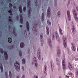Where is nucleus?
<instances>
[{"instance_id": "obj_1", "label": "nucleus", "mask_w": 78, "mask_h": 78, "mask_svg": "<svg viewBox=\"0 0 78 78\" xmlns=\"http://www.w3.org/2000/svg\"><path fill=\"white\" fill-rule=\"evenodd\" d=\"M27 4L28 16L29 17H30V16H31V8L30 7L31 4V0H27Z\"/></svg>"}, {"instance_id": "obj_2", "label": "nucleus", "mask_w": 78, "mask_h": 78, "mask_svg": "<svg viewBox=\"0 0 78 78\" xmlns=\"http://www.w3.org/2000/svg\"><path fill=\"white\" fill-rule=\"evenodd\" d=\"M55 39H56L57 41H59V42L60 43V41L61 40L59 38V37L57 32H55V34L53 35L52 36V40H55Z\"/></svg>"}, {"instance_id": "obj_3", "label": "nucleus", "mask_w": 78, "mask_h": 78, "mask_svg": "<svg viewBox=\"0 0 78 78\" xmlns=\"http://www.w3.org/2000/svg\"><path fill=\"white\" fill-rule=\"evenodd\" d=\"M37 56L39 60L41 59V49H38L37 52Z\"/></svg>"}, {"instance_id": "obj_4", "label": "nucleus", "mask_w": 78, "mask_h": 78, "mask_svg": "<svg viewBox=\"0 0 78 78\" xmlns=\"http://www.w3.org/2000/svg\"><path fill=\"white\" fill-rule=\"evenodd\" d=\"M73 15L74 17V18H75L76 22H78V15H77V13L76 10L74 11Z\"/></svg>"}, {"instance_id": "obj_5", "label": "nucleus", "mask_w": 78, "mask_h": 78, "mask_svg": "<svg viewBox=\"0 0 78 78\" xmlns=\"http://www.w3.org/2000/svg\"><path fill=\"white\" fill-rule=\"evenodd\" d=\"M62 39H63V44L64 45L65 47V48H66L67 47V43L66 42H67V40L66 39V38L63 37H62Z\"/></svg>"}, {"instance_id": "obj_6", "label": "nucleus", "mask_w": 78, "mask_h": 78, "mask_svg": "<svg viewBox=\"0 0 78 78\" xmlns=\"http://www.w3.org/2000/svg\"><path fill=\"white\" fill-rule=\"evenodd\" d=\"M15 68L16 69V70L18 72L20 71V64H18L16 66H15Z\"/></svg>"}, {"instance_id": "obj_7", "label": "nucleus", "mask_w": 78, "mask_h": 78, "mask_svg": "<svg viewBox=\"0 0 78 78\" xmlns=\"http://www.w3.org/2000/svg\"><path fill=\"white\" fill-rule=\"evenodd\" d=\"M40 38L41 39V46H43L44 45V41L43 40V36H42V34H41L40 35Z\"/></svg>"}, {"instance_id": "obj_8", "label": "nucleus", "mask_w": 78, "mask_h": 78, "mask_svg": "<svg viewBox=\"0 0 78 78\" xmlns=\"http://www.w3.org/2000/svg\"><path fill=\"white\" fill-rule=\"evenodd\" d=\"M32 30L33 31V33L34 35L36 34V32L37 31V29L36 27H33L32 28Z\"/></svg>"}, {"instance_id": "obj_9", "label": "nucleus", "mask_w": 78, "mask_h": 78, "mask_svg": "<svg viewBox=\"0 0 78 78\" xmlns=\"http://www.w3.org/2000/svg\"><path fill=\"white\" fill-rule=\"evenodd\" d=\"M57 55L59 57L60 56L61 54V51H60V49L59 48V47H58V49L57 50Z\"/></svg>"}, {"instance_id": "obj_10", "label": "nucleus", "mask_w": 78, "mask_h": 78, "mask_svg": "<svg viewBox=\"0 0 78 78\" xmlns=\"http://www.w3.org/2000/svg\"><path fill=\"white\" fill-rule=\"evenodd\" d=\"M37 59H36V57H34L33 58V59L32 60V64H35L36 63H37Z\"/></svg>"}, {"instance_id": "obj_11", "label": "nucleus", "mask_w": 78, "mask_h": 78, "mask_svg": "<svg viewBox=\"0 0 78 78\" xmlns=\"http://www.w3.org/2000/svg\"><path fill=\"white\" fill-rule=\"evenodd\" d=\"M20 22L21 23H23V18H22V15L20 14Z\"/></svg>"}, {"instance_id": "obj_12", "label": "nucleus", "mask_w": 78, "mask_h": 78, "mask_svg": "<svg viewBox=\"0 0 78 78\" xmlns=\"http://www.w3.org/2000/svg\"><path fill=\"white\" fill-rule=\"evenodd\" d=\"M26 25L27 30L28 31L30 30V26H29V23L28 21L27 22Z\"/></svg>"}, {"instance_id": "obj_13", "label": "nucleus", "mask_w": 78, "mask_h": 78, "mask_svg": "<svg viewBox=\"0 0 78 78\" xmlns=\"http://www.w3.org/2000/svg\"><path fill=\"white\" fill-rule=\"evenodd\" d=\"M46 33L48 35H49V33H50V29L48 27H46Z\"/></svg>"}, {"instance_id": "obj_14", "label": "nucleus", "mask_w": 78, "mask_h": 78, "mask_svg": "<svg viewBox=\"0 0 78 78\" xmlns=\"http://www.w3.org/2000/svg\"><path fill=\"white\" fill-rule=\"evenodd\" d=\"M72 48L73 51H75L76 50V48H75V47L76 46L75 45L73 44V43L72 44Z\"/></svg>"}, {"instance_id": "obj_15", "label": "nucleus", "mask_w": 78, "mask_h": 78, "mask_svg": "<svg viewBox=\"0 0 78 78\" xmlns=\"http://www.w3.org/2000/svg\"><path fill=\"white\" fill-rule=\"evenodd\" d=\"M68 66L70 70H73V67H72V64L70 63H69L68 65Z\"/></svg>"}, {"instance_id": "obj_16", "label": "nucleus", "mask_w": 78, "mask_h": 78, "mask_svg": "<svg viewBox=\"0 0 78 78\" xmlns=\"http://www.w3.org/2000/svg\"><path fill=\"white\" fill-rule=\"evenodd\" d=\"M4 56L5 59H6V60H8V55L6 51H4Z\"/></svg>"}, {"instance_id": "obj_17", "label": "nucleus", "mask_w": 78, "mask_h": 78, "mask_svg": "<svg viewBox=\"0 0 78 78\" xmlns=\"http://www.w3.org/2000/svg\"><path fill=\"white\" fill-rule=\"evenodd\" d=\"M13 34L15 35L16 37H17V33H16V30H15L13 29Z\"/></svg>"}, {"instance_id": "obj_18", "label": "nucleus", "mask_w": 78, "mask_h": 78, "mask_svg": "<svg viewBox=\"0 0 78 78\" xmlns=\"http://www.w3.org/2000/svg\"><path fill=\"white\" fill-rule=\"evenodd\" d=\"M51 70L52 71H53L54 69V66H53V63H52V62H51Z\"/></svg>"}, {"instance_id": "obj_19", "label": "nucleus", "mask_w": 78, "mask_h": 78, "mask_svg": "<svg viewBox=\"0 0 78 78\" xmlns=\"http://www.w3.org/2000/svg\"><path fill=\"white\" fill-rule=\"evenodd\" d=\"M0 67L1 70V72H2V73H3V67L2 66V65L0 64Z\"/></svg>"}, {"instance_id": "obj_20", "label": "nucleus", "mask_w": 78, "mask_h": 78, "mask_svg": "<svg viewBox=\"0 0 78 78\" xmlns=\"http://www.w3.org/2000/svg\"><path fill=\"white\" fill-rule=\"evenodd\" d=\"M9 78H12V73L11 71H10L9 72Z\"/></svg>"}, {"instance_id": "obj_21", "label": "nucleus", "mask_w": 78, "mask_h": 78, "mask_svg": "<svg viewBox=\"0 0 78 78\" xmlns=\"http://www.w3.org/2000/svg\"><path fill=\"white\" fill-rule=\"evenodd\" d=\"M51 39H48V43L50 47H52V44H51Z\"/></svg>"}, {"instance_id": "obj_22", "label": "nucleus", "mask_w": 78, "mask_h": 78, "mask_svg": "<svg viewBox=\"0 0 78 78\" xmlns=\"http://www.w3.org/2000/svg\"><path fill=\"white\" fill-rule=\"evenodd\" d=\"M24 47H25V44L23 42H21L20 44V47H21V48H23Z\"/></svg>"}, {"instance_id": "obj_23", "label": "nucleus", "mask_w": 78, "mask_h": 78, "mask_svg": "<svg viewBox=\"0 0 78 78\" xmlns=\"http://www.w3.org/2000/svg\"><path fill=\"white\" fill-rule=\"evenodd\" d=\"M19 10L20 13H22V5H20L19 7Z\"/></svg>"}, {"instance_id": "obj_24", "label": "nucleus", "mask_w": 78, "mask_h": 78, "mask_svg": "<svg viewBox=\"0 0 78 78\" xmlns=\"http://www.w3.org/2000/svg\"><path fill=\"white\" fill-rule=\"evenodd\" d=\"M47 23L48 25H51V22H50V19L47 21Z\"/></svg>"}, {"instance_id": "obj_25", "label": "nucleus", "mask_w": 78, "mask_h": 78, "mask_svg": "<svg viewBox=\"0 0 78 78\" xmlns=\"http://www.w3.org/2000/svg\"><path fill=\"white\" fill-rule=\"evenodd\" d=\"M31 53V52L30 51V49H28L27 51V54L29 55V56L30 55V53Z\"/></svg>"}, {"instance_id": "obj_26", "label": "nucleus", "mask_w": 78, "mask_h": 78, "mask_svg": "<svg viewBox=\"0 0 78 78\" xmlns=\"http://www.w3.org/2000/svg\"><path fill=\"white\" fill-rule=\"evenodd\" d=\"M11 16H9V22H10V24H12V20L9 19H11Z\"/></svg>"}, {"instance_id": "obj_27", "label": "nucleus", "mask_w": 78, "mask_h": 78, "mask_svg": "<svg viewBox=\"0 0 78 78\" xmlns=\"http://www.w3.org/2000/svg\"><path fill=\"white\" fill-rule=\"evenodd\" d=\"M47 16L48 17H50L51 16V13L50 12H47Z\"/></svg>"}, {"instance_id": "obj_28", "label": "nucleus", "mask_w": 78, "mask_h": 78, "mask_svg": "<svg viewBox=\"0 0 78 78\" xmlns=\"http://www.w3.org/2000/svg\"><path fill=\"white\" fill-rule=\"evenodd\" d=\"M67 16H70V10H68L67 11Z\"/></svg>"}, {"instance_id": "obj_29", "label": "nucleus", "mask_w": 78, "mask_h": 78, "mask_svg": "<svg viewBox=\"0 0 78 78\" xmlns=\"http://www.w3.org/2000/svg\"><path fill=\"white\" fill-rule=\"evenodd\" d=\"M73 27H74V26H73V29H72V31L73 33H75L76 30L75 28H73Z\"/></svg>"}, {"instance_id": "obj_30", "label": "nucleus", "mask_w": 78, "mask_h": 78, "mask_svg": "<svg viewBox=\"0 0 78 78\" xmlns=\"http://www.w3.org/2000/svg\"><path fill=\"white\" fill-rule=\"evenodd\" d=\"M8 41L9 43H11V42H12V39L11 38H9Z\"/></svg>"}, {"instance_id": "obj_31", "label": "nucleus", "mask_w": 78, "mask_h": 78, "mask_svg": "<svg viewBox=\"0 0 78 78\" xmlns=\"http://www.w3.org/2000/svg\"><path fill=\"white\" fill-rule=\"evenodd\" d=\"M34 64H35L34 66L36 69H38V64H37V63H34Z\"/></svg>"}, {"instance_id": "obj_32", "label": "nucleus", "mask_w": 78, "mask_h": 78, "mask_svg": "<svg viewBox=\"0 0 78 78\" xmlns=\"http://www.w3.org/2000/svg\"><path fill=\"white\" fill-rule=\"evenodd\" d=\"M20 63L18 62H15L14 64V66H17V65L19 64Z\"/></svg>"}, {"instance_id": "obj_33", "label": "nucleus", "mask_w": 78, "mask_h": 78, "mask_svg": "<svg viewBox=\"0 0 78 78\" xmlns=\"http://www.w3.org/2000/svg\"><path fill=\"white\" fill-rule=\"evenodd\" d=\"M26 62V61H25V59L23 58L22 60V63L24 64H25Z\"/></svg>"}, {"instance_id": "obj_34", "label": "nucleus", "mask_w": 78, "mask_h": 78, "mask_svg": "<svg viewBox=\"0 0 78 78\" xmlns=\"http://www.w3.org/2000/svg\"><path fill=\"white\" fill-rule=\"evenodd\" d=\"M42 21H44V13H43L42 14Z\"/></svg>"}, {"instance_id": "obj_35", "label": "nucleus", "mask_w": 78, "mask_h": 78, "mask_svg": "<svg viewBox=\"0 0 78 78\" xmlns=\"http://www.w3.org/2000/svg\"><path fill=\"white\" fill-rule=\"evenodd\" d=\"M68 20L69 21L71 20V16H68Z\"/></svg>"}, {"instance_id": "obj_36", "label": "nucleus", "mask_w": 78, "mask_h": 78, "mask_svg": "<svg viewBox=\"0 0 78 78\" xmlns=\"http://www.w3.org/2000/svg\"><path fill=\"white\" fill-rule=\"evenodd\" d=\"M35 6H38V4H37V0H35Z\"/></svg>"}, {"instance_id": "obj_37", "label": "nucleus", "mask_w": 78, "mask_h": 78, "mask_svg": "<svg viewBox=\"0 0 78 78\" xmlns=\"http://www.w3.org/2000/svg\"><path fill=\"white\" fill-rule=\"evenodd\" d=\"M59 31H60V34L61 35H62V36L63 34L62 33V29L61 28H60Z\"/></svg>"}, {"instance_id": "obj_38", "label": "nucleus", "mask_w": 78, "mask_h": 78, "mask_svg": "<svg viewBox=\"0 0 78 78\" xmlns=\"http://www.w3.org/2000/svg\"><path fill=\"white\" fill-rule=\"evenodd\" d=\"M24 35L25 36H26L28 34L27 33V31L26 30H24Z\"/></svg>"}, {"instance_id": "obj_39", "label": "nucleus", "mask_w": 78, "mask_h": 78, "mask_svg": "<svg viewBox=\"0 0 78 78\" xmlns=\"http://www.w3.org/2000/svg\"><path fill=\"white\" fill-rule=\"evenodd\" d=\"M0 52L1 53H3V49L2 48H0Z\"/></svg>"}, {"instance_id": "obj_40", "label": "nucleus", "mask_w": 78, "mask_h": 78, "mask_svg": "<svg viewBox=\"0 0 78 78\" xmlns=\"http://www.w3.org/2000/svg\"><path fill=\"white\" fill-rule=\"evenodd\" d=\"M57 15L59 17H61V13H60V11H58V12L57 13Z\"/></svg>"}, {"instance_id": "obj_41", "label": "nucleus", "mask_w": 78, "mask_h": 78, "mask_svg": "<svg viewBox=\"0 0 78 78\" xmlns=\"http://www.w3.org/2000/svg\"><path fill=\"white\" fill-rule=\"evenodd\" d=\"M47 12H50V8L48 7V8Z\"/></svg>"}, {"instance_id": "obj_42", "label": "nucleus", "mask_w": 78, "mask_h": 78, "mask_svg": "<svg viewBox=\"0 0 78 78\" xmlns=\"http://www.w3.org/2000/svg\"><path fill=\"white\" fill-rule=\"evenodd\" d=\"M8 12L10 13V14L11 16H12V11H11V10H9L8 11Z\"/></svg>"}, {"instance_id": "obj_43", "label": "nucleus", "mask_w": 78, "mask_h": 78, "mask_svg": "<svg viewBox=\"0 0 78 78\" xmlns=\"http://www.w3.org/2000/svg\"><path fill=\"white\" fill-rule=\"evenodd\" d=\"M5 75L6 77V78H8V73L7 72H6L5 73Z\"/></svg>"}, {"instance_id": "obj_44", "label": "nucleus", "mask_w": 78, "mask_h": 78, "mask_svg": "<svg viewBox=\"0 0 78 78\" xmlns=\"http://www.w3.org/2000/svg\"><path fill=\"white\" fill-rule=\"evenodd\" d=\"M63 69H66V64L62 65Z\"/></svg>"}, {"instance_id": "obj_45", "label": "nucleus", "mask_w": 78, "mask_h": 78, "mask_svg": "<svg viewBox=\"0 0 78 78\" xmlns=\"http://www.w3.org/2000/svg\"><path fill=\"white\" fill-rule=\"evenodd\" d=\"M46 67H47L46 65H45L44 66V70H45V71L47 70V69L46 68Z\"/></svg>"}, {"instance_id": "obj_46", "label": "nucleus", "mask_w": 78, "mask_h": 78, "mask_svg": "<svg viewBox=\"0 0 78 78\" xmlns=\"http://www.w3.org/2000/svg\"><path fill=\"white\" fill-rule=\"evenodd\" d=\"M12 4H11V3H10L9 4V8H12Z\"/></svg>"}, {"instance_id": "obj_47", "label": "nucleus", "mask_w": 78, "mask_h": 78, "mask_svg": "<svg viewBox=\"0 0 78 78\" xmlns=\"http://www.w3.org/2000/svg\"><path fill=\"white\" fill-rule=\"evenodd\" d=\"M62 65L66 64V63L65 62V61H64V60H63L62 61Z\"/></svg>"}, {"instance_id": "obj_48", "label": "nucleus", "mask_w": 78, "mask_h": 78, "mask_svg": "<svg viewBox=\"0 0 78 78\" xmlns=\"http://www.w3.org/2000/svg\"><path fill=\"white\" fill-rule=\"evenodd\" d=\"M55 2V6H57V2H56V0H54Z\"/></svg>"}, {"instance_id": "obj_49", "label": "nucleus", "mask_w": 78, "mask_h": 78, "mask_svg": "<svg viewBox=\"0 0 78 78\" xmlns=\"http://www.w3.org/2000/svg\"><path fill=\"white\" fill-rule=\"evenodd\" d=\"M76 77L77 78H78V71L76 72Z\"/></svg>"}, {"instance_id": "obj_50", "label": "nucleus", "mask_w": 78, "mask_h": 78, "mask_svg": "<svg viewBox=\"0 0 78 78\" xmlns=\"http://www.w3.org/2000/svg\"><path fill=\"white\" fill-rule=\"evenodd\" d=\"M56 62H60L59 60V59H58V58H56Z\"/></svg>"}, {"instance_id": "obj_51", "label": "nucleus", "mask_w": 78, "mask_h": 78, "mask_svg": "<svg viewBox=\"0 0 78 78\" xmlns=\"http://www.w3.org/2000/svg\"><path fill=\"white\" fill-rule=\"evenodd\" d=\"M25 10H26V7H24L23 8V11L24 12L25 11Z\"/></svg>"}, {"instance_id": "obj_52", "label": "nucleus", "mask_w": 78, "mask_h": 78, "mask_svg": "<svg viewBox=\"0 0 78 78\" xmlns=\"http://www.w3.org/2000/svg\"><path fill=\"white\" fill-rule=\"evenodd\" d=\"M33 78H38V76L37 75H35L34 76Z\"/></svg>"}, {"instance_id": "obj_53", "label": "nucleus", "mask_w": 78, "mask_h": 78, "mask_svg": "<svg viewBox=\"0 0 78 78\" xmlns=\"http://www.w3.org/2000/svg\"><path fill=\"white\" fill-rule=\"evenodd\" d=\"M19 54H20V56H22V52H21V51H20Z\"/></svg>"}, {"instance_id": "obj_54", "label": "nucleus", "mask_w": 78, "mask_h": 78, "mask_svg": "<svg viewBox=\"0 0 78 78\" xmlns=\"http://www.w3.org/2000/svg\"><path fill=\"white\" fill-rule=\"evenodd\" d=\"M57 62V65H60V62Z\"/></svg>"}, {"instance_id": "obj_55", "label": "nucleus", "mask_w": 78, "mask_h": 78, "mask_svg": "<svg viewBox=\"0 0 78 78\" xmlns=\"http://www.w3.org/2000/svg\"><path fill=\"white\" fill-rule=\"evenodd\" d=\"M69 75H73V74L72 73L70 72V73H69Z\"/></svg>"}, {"instance_id": "obj_56", "label": "nucleus", "mask_w": 78, "mask_h": 78, "mask_svg": "<svg viewBox=\"0 0 78 78\" xmlns=\"http://www.w3.org/2000/svg\"><path fill=\"white\" fill-rule=\"evenodd\" d=\"M22 69L23 71L24 70V67L23 66H22Z\"/></svg>"}, {"instance_id": "obj_57", "label": "nucleus", "mask_w": 78, "mask_h": 78, "mask_svg": "<svg viewBox=\"0 0 78 78\" xmlns=\"http://www.w3.org/2000/svg\"><path fill=\"white\" fill-rule=\"evenodd\" d=\"M2 34V32L0 31V37L1 36Z\"/></svg>"}, {"instance_id": "obj_58", "label": "nucleus", "mask_w": 78, "mask_h": 78, "mask_svg": "<svg viewBox=\"0 0 78 78\" xmlns=\"http://www.w3.org/2000/svg\"><path fill=\"white\" fill-rule=\"evenodd\" d=\"M16 19H17V20H19V16H17L16 17Z\"/></svg>"}, {"instance_id": "obj_59", "label": "nucleus", "mask_w": 78, "mask_h": 78, "mask_svg": "<svg viewBox=\"0 0 78 78\" xmlns=\"http://www.w3.org/2000/svg\"><path fill=\"white\" fill-rule=\"evenodd\" d=\"M21 78H25V76H23Z\"/></svg>"}, {"instance_id": "obj_60", "label": "nucleus", "mask_w": 78, "mask_h": 78, "mask_svg": "<svg viewBox=\"0 0 78 78\" xmlns=\"http://www.w3.org/2000/svg\"><path fill=\"white\" fill-rule=\"evenodd\" d=\"M75 60L76 61H78V58H75Z\"/></svg>"}, {"instance_id": "obj_61", "label": "nucleus", "mask_w": 78, "mask_h": 78, "mask_svg": "<svg viewBox=\"0 0 78 78\" xmlns=\"http://www.w3.org/2000/svg\"><path fill=\"white\" fill-rule=\"evenodd\" d=\"M44 73H47V70H46L45 71H44Z\"/></svg>"}, {"instance_id": "obj_62", "label": "nucleus", "mask_w": 78, "mask_h": 78, "mask_svg": "<svg viewBox=\"0 0 78 78\" xmlns=\"http://www.w3.org/2000/svg\"><path fill=\"white\" fill-rule=\"evenodd\" d=\"M13 8H14V9H16V7L15 6H14L13 7Z\"/></svg>"}, {"instance_id": "obj_63", "label": "nucleus", "mask_w": 78, "mask_h": 78, "mask_svg": "<svg viewBox=\"0 0 78 78\" xmlns=\"http://www.w3.org/2000/svg\"><path fill=\"white\" fill-rule=\"evenodd\" d=\"M9 30L11 29V26H9Z\"/></svg>"}, {"instance_id": "obj_64", "label": "nucleus", "mask_w": 78, "mask_h": 78, "mask_svg": "<svg viewBox=\"0 0 78 78\" xmlns=\"http://www.w3.org/2000/svg\"><path fill=\"white\" fill-rule=\"evenodd\" d=\"M58 70H59V71H61V68H60L58 69Z\"/></svg>"}]
</instances>
